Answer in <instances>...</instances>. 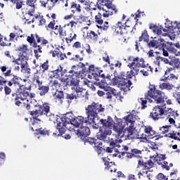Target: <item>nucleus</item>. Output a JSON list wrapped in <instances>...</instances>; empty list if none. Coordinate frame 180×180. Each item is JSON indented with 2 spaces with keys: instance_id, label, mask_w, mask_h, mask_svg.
Wrapping results in <instances>:
<instances>
[{
  "instance_id": "obj_1",
  "label": "nucleus",
  "mask_w": 180,
  "mask_h": 180,
  "mask_svg": "<svg viewBox=\"0 0 180 180\" xmlns=\"http://www.w3.org/2000/svg\"><path fill=\"white\" fill-rule=\"evenodd\" d=\"M134 117H136V110H132L129 115L125 116L123 119L120 118L117 120V124L114 125V130L117 133V137L120 139L124 137V134H126L124 127L126 126H128L125 129L128 139L133 135L134 133V122H136Z\"/></svg>"
},
{
  "instance_id": "obj_2",
  "label": "nucleus",
  "mask_w": 180,
  "mask_h": 180,
  "mask_svg": "<svg viewBox=\"0 0 180 180\" xmlns=\"http://www.w3.org/2000/svg\"><path fill=\"white\" fill-rule=\"evenodd\" d=\"M93 108H94V112H96V116L93 118L94 123L91 124L94 129H110L111 124L110 122V120H112V117L108 116V120L103 119L99 120V117H98L99 113H103V112H105V105L98 102L94 101Z\"/></svg>"
},
{
  "instance_id": "obj_3",
  "label": "nucleus",
  "mask_w": 180,
  "mask_h": 180,
  "mask_svg": "<svg viewBox=\"0 0 180 180\" xmlns=\"http://www.w3.org/2000/svg\"><path fill=\"white\" fill-rule=\"evenodd\" d=\"M86 117H84L82 116H77V117L74 118L72 122L73 126L75 127H79V126L85 124L88 126V124H90L92 126L94 123V119L95 116H96V112H95V108H94V102L91 103L86 107Z\"/></svg>"
},
{
  "instance_id": "obj_4",
  "label": "nucleus",
  "mask_w": 180,
  "mask_h": 180,
  "mask_svg": "<svg viewBox=\"0 0 180 180\" xmlns=\"http://www.w3.org/2000/svg\"><path fill=\"white\" fill-rule=\"evenodd\" d=\"M27 41L35 49L34 50L35 55L37 54V53H43V50H44L46 46L49 44V40L44 39V37H39L37 34H31V36L27 37Z\"/></svg>"
},
{
  "instance_id": "obj_5",
  "label": "nucleus",
  "mask_w": 180,
  "mask_h": 180,
  "mask_svg": "<svg viewBox=\"0 0 180 180\" xmlns=\"http://www.w3.org/2000/svg\"><path fill=\"white\" fill-rule=\"evenodd\" d=\"M29 113L33 117L34 120H38L39 122H41V120L39 119L40 116L49 117L51 122H53L51 117H54V115H51L50 112V105L49 103H44L41 105H38V109L33 111H29Z\"/></svg>"
},
{
  "instance_id": "obj_6",
  "label": "nucleus",
  "mask_w": 180,
  "mask_h": 180,
  "mask_svg": "<svg viewBox=\"0 0 180 180\" xmlns=\"http://www.w3.org/2000/svg\"><path fill=\"white\" fill-rule=\"evenodd\" d=\"M147 96H150V100L153 99L155 103H162V105H166L165 101L168 99V96L165 95V93L161 90L157 89L155 85L149 86V89L147 91Z\"/></svg>"
},
{
  "instance_id": "obj_7",
  "label": "nucleus",
  "mask_w": 180,
  "mask_h": 180,
  "mask_svg": "<svg viewBox=\"0 0 180 180\" xmlns=\"http://www.w3.org/2000/svg\"><path fill=\"white\" fill-rule=\"evenodd\" d=\"M74 115L72 112H69L61 117L57 118V125L56 129L58 130L60 134H65L67 131V124H72V120H74Z\"/></svg>"
},
{
  "instance_id": "obj_8",
  "label": "nucleus",
  "mask_w": 180,
  "mask_h": 180,
  "mask_svg": "<svg viewBox=\"0 0 180 180\" xmlns=\"http://www.w3.org/2000/svg\"><path fill=\"white\" fill-rule=\"evenodd\" d=\"M130 79L131 78H120V76L115 77L112 79V84L117 85L121 91L129 92L133 88V82Z\"/></svg>"
},
{
  "instance_id": "obj_9",
  "label": "nucleus",
  "mask_w": 180,
  "mask_h": 180,
  "mask_svg": "<svg viewBox=\"0 0 180 180\" xmlns=\"http://www.w3.org/2000/svg\"><path fill=\"white\" fill-rule=\"evenodd\" d=\"M0 70L3 73L4 77H13L10 81L7 82L8 86H12L13 85H18V86H21L20 83H19V77L13 75L12 73V68H10L8 70V67L6 66H1Z\"/></svg>"
},
{
  "instance_id": "obj_10",
  "label": "nucleus",
  "mask_w": 180,
  "mask_h": 180,
  "mask_svg": "<svg viewBox=\"0 0 180 180\" xmlns=\"http://www.w3.org/2000/svg\"><path fill=\"white\" fill-rule=\"evenodd\" d=\"M164 109H167V104L155 105L149 115V119H152L154 122L164 119Z\"/></svg>"
},
{
  "instance_id": "obj_11",
  "label": "nucleus",
  "mask_w": 180,
  "mask_h": 180,
  "mask_svg": "<svg viewBox=\"0 0 180 180\" xmlns=\"http://www.w3.org/2000/svg\"><path fill=\"white\" fill-rule=\"evenodd\" d=\"M79 66L80 68H82V71L83 74H89L91 72V74L97 75V77H101V72H103L102 70L95 68V65H89V63L84 64L80 62L79 63Z\"/></svg>"
},
{
  "instance_id": "obj_12",
  "label": "nucleus",
  "mask_w": 180,
  "mask_h": 180,
  "mask_svg": "<svg viewBox=\"0 0 180 180\" xmlns=\"http://www.w3.org/2000/svg\"><path fill=\"white\" fill-rule=\"evenodd\" d=\"M101 7V10L103 11V18H110L112 15H116L117 13V9L116 8V6L113 5L112 1H108L105 6Z\"/></svg>"
},
{
  "instance_id": "obj_13",
  "label": "nucleus",
  "mask_w": 180,
  "mask_h": 180,
  "mask_svg": "<svg viewBox=\"0 0 180 180\" xmlns=\"http://www.w3.org/2000/svg\"><path fill=\"white\" fill-rule=\"evenodd\" d=\"M154 163L153 160H148L147 162H144V160H139L137 168H142V172H139V175H147L148 172H150V169L153 168Z\"/></svg>"
},
{
  "instance_id": "obj_14",
  "label": "nucleus",
  "mask_w": 180,
  "mask_h": 180,
  "mask_svg": "<svg viewBox=\"0 0 180 180\" xmlns=\"http://www.w3.org/2000/svg\"><path fill=\"white\" fill-rule=\"evenodd\" d=\"M32 89V86L29 87H24L23 85L20 86L15 93L12 94V96L20 98L21 101H26L29 98V91Z\"/></svg>"
},
{
  "instance_id": "obj_15",
  "label": "nucleus",
  "mask_w": 180,
  "mask_h": 180,
  "mask_svg": "<svg viewBox=\"0 0 180 180\" xmlns=\"http://www.w3.org/2000/svg\"><path fill=\"white\" fill-rule=\"evenodd\" d=\"M112 134V129L110 128H99V131L97 133L96 137L98 140L103 141V143H108L109 141V137Z\"/></svg>"
},
{
  "instance_id": "obj_16",
  "label": "nucleus",
  "mask_w": 180,
  "mask_h": 180,
  "mask_svg": "<svg viewBox=\"0 0 180 180\" xmlns=\"http://www.w3.org/2000/svg\"><path fill=\"white\" fill-rule=\"evenodd\" d=\"M89 134H91V129L88 127L81 126L75 131V135L79 137L81 140L86 139Z\"/></svg>"
},
{
  "instance_id": "obj_17",
  "label": "nucleus",
  "mask_w": 180,
  "mask_h": 180,
  "mask_svg": "<svg viewBox=\"0 0 180 180\" xmlns=\"http://www.w3.org/2000/svg\"><path fill=\"white\" fill-rule=\"evenodd\" d=\"M70 74H72L70 77V83L69 85L70 86H75L79 84V78H81V71H75L74 70H70L69 71Z\"/></svg>"
},
{
  "instance_id": "obj_18",
  "label": "nucleus",
  "mask_w": 180,
  "mask_h": 180,
  "mask_svg": "<svg viewBox=\"0 0 180 180\" xmlns=\"http://www.w3.org/2000/svg\"><path fill=\"white\" fill-rule=\"evenodd\" d=\"M66 12H70L75 15V12L81 13L82 8L81 5L77 4V1H72L69 4V7L65 8Z\"/></svg>"
},
{
  "instance_id": "obj_19",
  "label": "nucleus",
  "mask_w": 180,
  "mask_h": 180,
  "mask_svg": "<svg viewBox=\"0 0 180 180\" xmlns=\"http://www.w3.org/2000/svg\"><path fill=\"white\" fill-rule=\"evenodd\" d=\"M72 91H74L75 95L77 96V98H84L88 91H86L82 87H80L78 84L76 86H72L71 87Z\"/></svg>"
},
{
  "instance_id": "obj_20",
  "label": "nucleus",
  "mask_w": 180,
  "mask_h": 180,
  "mask_svg": "<svg viewBox=\"0 0 180 180\" xmlns=\"http://www.w3.org/2000/svg\"><path fill=\"white\" fill-rule=\"evenodd\" d=\"M27 60H29L27 56H19L18 58L14 60L13 63L17 65H20L21 68L25 70L27 67Z\"/></svg>"
},
{
  "instance_id": "obj_21",
  "label": "nucleus",
  "mask_w": 180,
  "mask_h": 180,
  "mask_svg": "<svg viewBox=\"0 0 180 180\" xmlns=\"http://www.w3.org/2000/svg\"><path fill=\"white\" fill-rule=\"evenodd\" d=\"M103 162H104V165L107 167L108 171L110 172H116L117 169H116V164L115 162H110V159L108 157H104L102 158Z\"/></svg>"
},
{
  "instance_id": "obj_22",
  "label": "nucleus",
  "mask_w": 180,
  "mask_h": 180,
  "mask_svg": "<svg viewBox=\"0 0 180 180\" xmlns=\"http://www.w3.org/2000/svg\"><path fill=\"white\" fill-rule=\"evenodd\" d=\"M144 63H146V61H144V58L137 59V63L133 68L135 75H139L141 67L142 68H147V67H148V64L146 65Z\"/></svg>"
},
{
  "instance_id": "obj_23",
  "label": "nucleus",
  "mask_w": 180,
  "mask_h": 180,
  "mask_svg": "<svg viewBox=\"0 0 180 180\" xmlns=\"http://www.w3.org/2000/svg\"><path fill=\"white\" fill-rule=\"evenodd\" d=\"M51 94L52 96H53L54 99L60 101V103H63V99H64V91H58L57 89H53Z\"/></svg>"
},
{
  "instance_id": "obj_24",
  "label": "nucleus",
  "mask_w": 180,
  "mask_h": 180,
  "mask_svg": "<svg viewBox=\"0 0 180 180\" xmlns=\"http://www.w3.org/2000/svg\"><path fill=\"white\" fill-rule=\"evenodd\" d=\"M34 22H39V26H43V25H46V19L43 17V15H40V14H34V18L30 22H28V25L30 23H34Z\"/></svg>"
},
{
  "instance_id": "obj_25",
  "label": "nucleus",
  "mask_w": 180,
  "mask_h": 180,
  "mask_svg": "<svg viewBox=\"0 0 180 180\" xmlns=\"http://www.w3.org/2000/svg\"><path fill=\"white\" fill-rule=\"evenodd\" d=\"M149 29L153 30V33H155V34H158V36H160V34H162V30L163 32H167V30H165L162 26L155 25L154 24H150Z\"/></svg>"
},
{
  "instance_id": "obj_26",
  "label": "nucleus",
  "mask_w": 180,
  "mask_h": 180,
  "mask_svg": "<svg viewBox=\"0 0 180 180\" xmlns=\"http://www.w3.org/2000/svg\"><path fill=\"white\" fill-rule=\"evenodd\" d=\"M165 137H169V139H172L173 140H177V141H180V130H172L169 133L166 134Z\"/></svg>"
},
{
  "instance_id": "obj_27",
  "label": "nucleus",
  "mask_w": 180,
  "mask_h": 180,
  "mask_svg": "<svg viewBox=\"0 0 180 180\" xmlns=\"http://www.w3.org/2000/svg\"><path fill=\"white\" fill-rule=\"evenodd\" d=\"M112 30H115L117 34L123 35L124 30V25L122 23V22L118 21L115 25L112 26Z\"/></svg>"
},
{
  "instance_id": "obj_28",
  "label": "nucleus",
  "mask_w": 180,
  "mask_h": 180,
  "mask_svg": "<svg viewBox=\"0 0 180 180\" xmlns=\"http://www.w3.org/2000/svg\"><path fill=\"white\" fill-rule=\"evenodd\" d=\"M175 115L178 116V113L172 108L164 109V119H169V117H174L175 119Z\"/></svg>"
},
{
  "instance_id": "obj_29",
  "label": "nucleus",
  "mask_w": 180,
  "mask_h": 180,
  "mask_svg": "<svg viewBox=\"0 0 180 180\" xmlns=\"http://www.w3.org/2000/svg\"><path fill=\"white\" fill-rule=\"evenodd\" d=\"M53 75L50 76V78H61V77H64V70H63V67L61 65L59 66L56 70H53Z\"/></svg>"
},
{
  "instance_id": "obj_30",
  "label": "nucleus",
  "mask_w": 180,
  "mask_h": 180,
  "mask_svg": "<svg viewBox=\"0 0 180 180\" xmlns=\"http://www.w3.org/2000/svg\"><path fill=\"white\" fill-rule=\"evenodd\" d=\"M55 30H58L59 37H65V36H67L66 25H56Z\"/></svg>"
},
{
  "instance_id": "obj_31",
  "label": "nucleus",
  "mask_w": 180,
  "mask_h": 180,
  "mask_svg": "<svg viewBox=\"0 0 180 180\" xmlns=\"http://www.w3.org/2000/svg\"><path fill=\"white\" fill-rule=\"evenodd\" d=\"M134 75H136L134 73V70L131 69L130 71L127 72H120V75L117 77H120V78H133Z\"/></svg>"
},
{
  "instance_id": "obj_32",
  "label": "nucleus",
  "mask_w": 180,
  "mask_h": 180,
  "mask_svg": "<svg viewBox=\"0 0 180 180\" xmlns=\"http://www.w3.org/2000/svg\"><path fill=\"white\" fill-rule=\"evenodd\" d=\"M150 103L153 102V100H151V97L147 96V92L145 94V97L144 98H140V102L141 105V109H146L147 108V101Z\"/></svg>"
},
{
  "instance_id": "obj_33",
  "label": "nucleus",
  "mask_w": 180,
  "mask_h": 180,
  "mask_svg": "<svg viewBox=\"0 0 180 180\" xmlns=\"http://www.w3.org/2000/svg\"><path fill=\"white\" fill-rule=\"evenodd\" d=\"M137 60H139V58H135L134 56H129L128 58V61L129 62L127 65V67L130 68V70H133L134 67H136V64L137 63Z\"/></svg>"
},
{
  "instance_id": "obj_34",
  "label": "nucleus",
  "mask_w": 180,
  "mask_h": 180,
  "mask_svg": "<svg viewBox=\"0 0 180 180\" xmlns=\"http://www.w3.org/2000/svg\"><path fill=\"white\" fill-rule=\"evenodd\" d=\"M143 40L146 43H148V41H150V36L148 35L147 30H144L139 38V41H143Z\"/></svg>"
},
{
  "instance_id": "obj_35",
  "label": "nucleus",
  "mask_w": 180,
  "mask_h": 180,
  "mask_svg": "<svg viewBox=\"0 0 180 180\" xmlns=\"http://www.w3.org/2000/svg\"><path fill=\"white\" fill-rule=\"evenodd\" d=\"M105 143H108L110 147H113L114 148H116V147H118V148H121L120 145H119V141L116 138L113 139V138L109 137L108 142H105Z\"/></svg>"
},
{
  "instance_id": "obj_36",
  "label": "nucleus",
  "mask_w": 180,
  "mask_h": 180,
  "mask_svg": "<svg viewBox=\"0 0 180 180\" xmlns=\"http://www.w3.org/2000/svg\"><path fill=\"white\" fill-rule=\"evenodd\" d=\"M169 65H172L174 69L176 68V70H180V60L179 58H176L175 57L172 58L169 63Z\"/></svg>"
},
{
  "instance_id": "obj_37",
  "label": "nucleus",
  "mask_w": 180,
  "mask_h": 180,
  "mask_svg": "<svg viewBox=\"0 0 180 180\" xmlns=\"http://www.w3.org/2000/svg\"><path fill=\"white\" fill-rule=\"evenodd\" d=\"M84 143L90 144V146H93V147H96V146H98V141L95 138L87 137L84 139Z\"/></svg>"
},
{
  "instance_id": "obj_38",
  "label": "nucleus",
  "mask_w": 180,
  "mask_h": 180,
  "mask_svg": "<svg viewBox=\"0 0 180 180\" xmlns=\"http://www.w3.org/2000/svg\"><path fill=\"white\" fill-rule=\"evenodd\" d=\"M143 131L148 134V136H155V137H157V131H154L150 126H145Z\"/></svg>"
},
{
  "instance_id": "obj_39",
  "label": "nucleus",
  "mask_w": 180,
  "mask_h": 180,
  "mask_svg": "<svg viewBox=\"0 0 180 180\" xmlns=\"http://www.w3.org/2000/svg\"><path fill=\"white\" fill-rule=\"evenodd\" d=\"M38 91H39L40 96H46V94H48L50 91V86L49 85L41 86L38 88Z\"/></svg>"
},
{
  "instance_id": "obj_40",
  "label": "nucleus",
  "mask_w": 180,
  "mask_h": 180,
  "mask_svg": "<svg viewBox=\"0 0 180 180\" xmlns=\"http://www.w3.org/2000/svg\"><path fill=\"white\" fill-rule=\"evenodd\" d=\"M127 151H129V146H122L121 147V149H117L115 150V153H117L118 154H120V155H118V157H121V155L122 157H124V155H126V153H127Z\"/></svg>"
},
{
  "instance_id": "obj_41",
  "label": "nucleus",
  "mask_w": 180,
  "mask_h": 180,
  "mask_svg": "<svg viewBox=\"0 0 180 180\" xmlns=\"http://www.w3.org/2000/svg\"><path fill=\"white\" fill-rule=\"evenodd\" d=\"M35 131L37 134H41V136H50V133H51V131L48 130L46 128H39L38 129H35Z\"/></svg>"
},
{
  "instance_id": "obj_42",
  "label": "nucleus",
  "mask_w": 180,
  "mask_h": 180,
  "mask_svg": "<svg viewBox=\"0 0 180 180\" xmlns=\"http://www.w3.org/2000/svg\"><path fill=\"white\" fill-rule=\"evenodd\" d=\"M165 47H167L165 40L162 39H158L156 40V49H159V50H161V49H165Z\"/></svg>"
},
{
  "instance_id": "obj_43",
  "label": "nucleus",
  "mask_w": 180,
  "mask_h": 180,
  "mask_svg": "<svg viewBox=\"0 0 180 180\" xmlns=\"http://www.w3.org/2000/svg\"><path fill=\"white\" fill-rule=\"evenodd\" d=\"M171 129V125H165L159 127V132L158 134H167Z\"/></svg>"
},
{
  "instance_id": "obj_44",
  "label": "nucleus",
  "mask_w": 180,
  "mask_h": 180,
  "mask_svg": "<svg viewBox=\"0 0 180 180\" xmlns=\"http://www.w3.org/2000/svg\"><path fill=\"white\" fill-rule=\"evenodd\" d=\"M20 56H27V45H22L18 48Z\"/></svg>"
},
{
  "instance_id": "obj_45",
  "label": "nucleus",
  "mask_w": 180,
  "mask_h": 180,
  "mask_svg": "<svg viewBox=\"0 0 180 180\" xmlns=\"http://www.w3.org/2000/svg\"><path fill=\"white\" fill-rule=\"evenodd\" d=\"M58 0H47L46 1V8L49 11H51L54 6H56V4H58Z\"/></svg>"
},
{
  "instance_id": "obj_46",
  "label": "nucleus",
  "mask_w": 180,
  "mask_h": 180,
  "mask_svg": "<svg viewBox=\"0 0 180 180\" xmlns=\"http://www.w3.org/2000/svg\"><path fill=\"white\" fill-rule=\"evenodd\" d=\"M103 143H102V142L98 141V143L95 146L96 150L98 155L103 154V152L105 151V148H103Z\"/></svg>"
},
{
  "instance_id": "obj_47",
  "label": "nucleus",
  "mask_w": 180,
  "mask_h": 180,
  "mask_svg": "<svg viewBox=\"0 0 180 180\" xmlns=\"http://www.w3.org/2000/svg\"><path fill=\"white\" fill-rule=\"evenodd\" d=\"M87 37L90 39V40H93L94 41H98V34L94 31H90L87 33Z\"/></svg>"
},
{
  "instance_id": "obj_48",
  "label": "nucleus",
  "mask_w": 180,
  "mask_h": 180,
  "mask_svg": "<svg viewBox=\"0 0 180 180\" xmlns=\"http://www.w3.org/2000/svg\"><path fill=\"white\" fill-rule=\"evenodd\" d=\"M39 68L41 69L42 72H46V71H49V68H50V65H49V60H46L43 63H41L39 65Z\"/></svg>"
},
{
  "instance_id": "obj_49",
  "label": "nucleus",
  "mask_w": 180,
  "mask_h": 180,
  "mask_svg": "<svg viewBox=\"0 0 180 180\" xmlns=\"http://www.w3.org/2000/svg\"><path fill=\"white\" fill-rule=\"evenodd\" d=\"M26 4L27 6H30L32 11L36 9V6L37 5V0H27Z\"/></svg>"
},
{
  "instance_id": "obj_50",
  "label": "nucleus",
  "mask_w": 180,
  "mask_h": 180,
  "mask_svg": "<svg viewBox=\"0 0 180 180\" xmlns=\"http://www.w3.org/2000/svg\"><path fill=\"white\" fill-rule=\"evenodd\" d=\"M108 2H112L110 0H97L96 6L98 9H102V6H105Z\"/></svg>"
},
{
  "instance_id": "obj_51",
  "label": "nucleus",
  "mask_w": 180,
  "mask_h": 180,
  "mask_svg": "<svg viewBox=\"0 0 180 180\" xmlns=\"http://www.w3.org/2000/svg\"><path fill=\"white\" fill-rule=\"evenodd\" d=\"M95 22L98 26L103 25V20L102 19V13H98V15L95 16Z\"/></svg>"
},
{
  "instance_id": "obj_52",
  "label": "nucleus",
  "mask_w": 180,
  "mask_h": 180,
  "mask_svg": "<svg viewBox=\"0 0 180 180\" xmlns=\"http://www.w3.org/2000/svg\"><path fill=\"white\" fill-rule=\"evenodd\" d=\"M70 86V82L67 81V79L60 77V88H63V89H67Z\"/></svg>"
},
{
  "instance_id": "obj_53",
  "label": "nucleus",
  "mask_w": 180,
  "mask_h": 180,
  "mask_svg": "<svg viewBox=\"0 0 180 180\" xmlns=\"http://www.w3.org/2000/svg\"><path fill=\"white\" fill-rule=\"evenodd\" d=\"M73 40H77V34L74 32L70 33L68 38H65L67 43H71Z\"/></svg>"
},
{
  "instance_id": "obj_54",
  "label": "nucleus",
  "mask_w": 180,
  "mask_h": 180,
  "mask_svg": "<svg viewBox=\"0 0 180 180\" xmlns=\"http://www.w3.org/2000/svg\"><path fill=\"white\" fill-rule=\"evenodd\" d=\"M165 78L161 79L160 81H172L175 78V75L174 74H165Z\"/></svg>"
},
{
  "instance_id": "obj_55",
  "label": "nucleus",
  "mask_w": 180,
  "mask_h": 180,
  "mask_svg": "<svg viewBox=\"0 0 180 180\" xmlns=\"http://www.w3.org/2000/svg\"><path fill=\"white\" fill-rule=\"evenodd\" d=\"M155 60L153 61V67L154 68H155V71H157L158 68H160V60H161V57L160 56H157L155 58Z\"/></svg>"
},
{
  "instance_id": "obj_56",
  "label": "nucleus",
  "mask_w": 180,
  "mask_h": 180,
  "mask_svg": "<svg viewBox=\"0 0 180 180\" xmlns=\"http://www.w3.org/2000/svg\"><path fill=\"white\" fill-rule=\"evenodd\" d=\"M46 27V30H56V20L51 21Z\"/></svg>"
},
{
  "instance_id": "obj_57",
  "label": "nucleus",
  "mask_w": 180,
  "mask_h": 180,
  "mask_svg": "<svg viewBox=\"0 0 180 180\" xmlns=\"http://www.w3.org/2000/svg\"><path fill=\"white\" fill-rule=\"evenodd\" d=\"M159 88H160V89H172V85H171L169 83H162L160 84L159 86Z\"/></svg>"
},
{
  "instance_id": "obj_58",
  "label": "nucleus",
  "mask_w": 180,
  "mask_h": 180,
  "mask_svg": "<svg viewBox=\"0 0 180 180\" xmlns=\"http://www.w3.org/2000/svg\"><path fill=\"white\" fill-rule=\"evenodd\" d=\"M157 53L158 52H155L154 50L150 49L148 51L147 53V56L148 57V58H155V57H158V56L155 55L157 54Z\"/></svg>"
},
{
  "instance_id": "obj_59",
  "label": "nucleus",
  "mask_w": 180,
  "mask_h": 180,
  "mask_svg": "<svg viewBox=\"0 0 180 180\" xmlns=\"http://www.w3.org/2000/svg\"><path fill=\"white\" fill-rule=\"evenodd\" d=\"M127 33H133V27L124 25L123 34H127Z\"/></svg>"
},
{
  "instance_id": "obj_60",
  "label": "nucleus",
  "mask_w": 180,
  "mask_h": 180,
  "mask_svg": "<svg viewBox=\"0 0 180 180\" xmlns=\"http://www.w3.org/2000/svg\"><path fill=\"white\" fill-rule=\"evenodd\" d=\"M19 99H20V98L16 96L14 98L15 105L16 106H26V103L20 101Z\"/></svg>"
},
{
  "instance_id": "obj_61",
  "label": "nucleus",
  "mask_w": 180,
  "mask_h": 180,
  "mask_svg": "<svg viewBox=\"0 0 180 180\" xmlns=\"http://www.w3.org/2000/svg\"><path fill=\"white\" fill-rule=\"evenodd\" d=\"M98 88H101V89H103L105 92H108L109 91L110 88L108 86V85L105 84V83L98 82Z\"/></svg>"
},
{
  "instance_id": "obj_62",
  "label": "nucleus",
  "mask_w": 180,
  "mask_h": 180,
  "mask_svg": "<svg viewBox=\"0 0 180 180\" xmlns=\"http://www.w3.org/2000/svg\"><path fill=\"white\" fill-rule=\"evenodd\" d=\"M66 99L73 101V99H78V97L76 96L75 93L66 94Z\"/></svg>"
},
{
  "instance_id": "obj_63",
  "label": "nucleus",
  "mask_w": 180,
  "mask_h": 180,
  "mask_svg": "<svg viewBox=\"0 0 180 180\" xmlns=\"http://www.w3.org/2000/svg\"><path fill=\"white\" fill-rule=\"evenodd\" d=\"M58 4L62 6V8H68V0H58Z\"/></svg>"
},
{
  "instance_id": "obj_64",
  "label": "nucleus",
  "mask_w": 180,
  "mask_h": 180,
  "mask_svg": "<svg viewBox=\"0 0 180 180\" xmlns=\"http://www.w3.org/2000/svg\"><path fill=\"white\" fill-rule=\"evenodd\" d=\"M49 54H51L53 58L58 57L60 56V49L56 48L55 51H50Z\"/></svg>"
}]
</instances>
